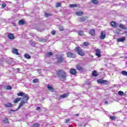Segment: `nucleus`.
<instances>
[{"instance_id":"nucleus-1","label":"nucleus","mask_w":127,"mask_h":127,"mask_svg":"<svg viewBox=\"0 0 127 127\" xmlns=\"http://www.w3.org/2000/svg\"><path fill=\"white\" fill-rule=\"evenodd\" d=\"M61 81H65L66 80V73L63 70L59 69L57 72Z\"/></svg>"},{"instance_id":"nucleus-2","label":"nucleus","mask_w":127,"mask_h":127,"mask_svg":"<svg viewBox=\"0 0 127 127\" xmlns=\"http://www.w3.org/2000/svg\"><path fill=\"white\" fill-rule=\"evenodd\" d=\"M75 51L77 52V53H78V54H79V55H80L81 56H84V55H85L82 51V49H81L80 47H76L75 49Z\"/></svg>"},{"instance_id":"nucleus-3","label":"nucleus","mask_w":127,"mask_h":127,"mask_svg":"<svg viewBox=\"0 0 127 127\" xmlns=\"http://www.w3.org/2000/svg\"><path fill=\"white\" fill-rule=\"evenodd\" d=\"M95 55L100 58L101 57V50L99 49L95 50Z\"/></svg>"},{"instance_id":"nucleus-4","label":"nucleus","mask_w":127,"mask_h":127,"mask_svg":"<svg viewBox=\"0 0 127 127\" xmlns=\"http://www.w3.org/2000/svg\"><path fill=\"white\" fill-rule=\"evenodd\" d=\"M12 53H13V54H15V55H19V53H18V50L15 48L12 49Z\"/></svg>"},{"instance_id":"nucleus-5","label":"nucleus","mask_w":127,"mask_h":127,"mask_svg":"<svg viewBox=\"0 0 127 127\" xmlns=\"http://www.w3.org/2000/svg\"><path fill=\"white\" fill-rule=\"evenodd\" d=\"M29 99V96L28 94H24L23 97V101H26L27 102V101Z\"/></svg>"},{"instance_id":"nucleus-6","label":"nucleus","mask_w":127,"mask_h":127,"mask_svg":"<svg viewBox=\"0 0 127 127\" xmlns=\"http://www.w3.org/2000/svg\"><path fill=\"white\" fill-rule=\"evenodd\" d=\"M106 38V32L102 31L101 33L100 39H105Z\"/></svg>"},{"instance_id":"nucleus-7","label":"nucleus","mask_w":127,"mask_h":127,"mask_svg":"<svg viewBox=\"0 0 127 127\" xmlns=\"http://www.w3.org/2000/svg\"><path fill=\"white\" fill-rule=\"evenodd\" d=\"M25 103H27L26 101H24V100L21 101L19 105V106L18 107V109L19 110L20 109L21 107H22L23 105H25Z\"/></svg>"},{"instance_id":"nucleus-8","label":"nucleus","mask_w":127,"mask_h":127,"mask_svg":"<svg viewBox=\"0 0 127 127\" xmlns=\"http://www.w3.org/2000/svg\"><path fill=\"white\" fill-rule=\"evenodd\" d=\"M67 57H69L70 58H74L75 57V55L71 52H68L67 53Z\"/></svg>"},{"instance_id":"nucleus-9","label":"nucleus","mask_w":127,"mask_h":127,"mask_svg":"<svg viewBox=\"0 0 127 127\" xmlns=\"http://www.w3.org/2000/svg\"><path fill=\"white\" fill-rule=\"evenodd\" d=\"M70 73L71 74V75H76V73H77V71H76V69L72 68L70 70Z\"/></svg>"},{"instance_id":"nucleus-10","label":"nucleus","mask_w":127,"mask_h":127,"mask_svg":"<svg viewBox=\"0 0 127 127\" xmlns=\"http://www.w3.org/2000/svg\"><path fill=\"white\" fill-rule=\"evenodd\" d=\"M57 61L58 63H61V62H63V57H58L57 58Z\"/></svg>"},{"instance_id":"nucleus-11","label":"nucleus","mask_w":127,"mask_h":127,"mask_svg":"<svg viewBox=\"0 0 127 127\" xmlns=\"http://www.w3.org/2000/svg\"><path fill=\"white\" fill-rule=\"evenodd\" d=\"M126 40V38L125 37H122L120 38L117 39L118 42H124Z\"/></svg>"},{"instance_id":"nucleus-12","label":"nucleus","mask_w":127,"mask_h":127,"mask_svg":"<svg viewBox=\"0 0 127 127\" xmlns=\"http://www.w3.org/2000/svg\"><path fill=\"white\" fill-rule=\"evenodd\" d=\"M76 68L78 71H83V68L80 65L77 64L76 66Z\"/></svg>"},{"instance_id":"nucleus-13","label":"nucleus","mask_w":127,"mask_h":127,"mask_svg":"<svg viewBox=\"0 0 127 127\" xmlns=\"http://www.w3.org/2000/svg\"><path fill=\"white\" fill-rule=\"evenodd\" d=\"M8 38H9V39H14V36L11 33L8 34Z\"/></svg>"},{"instance_id":"nucleus-14","label":"nucleus","mask_w":127,"mask_h":127,"mask_svg":"<svg viewBox=\"0 0 127 127\" xmlns=\"http://www.w3.org/2000/svg\"><path fill=\"white\" fill-rule=\"evenodd\" d=\"M92 76H94V77H97V76L99 75V73H97L96 70H93L92 72Z\"/></svg>"},{"instance_id":"nucleus-15","label":"nucleus","mask_w":127,"mask_h":127,"mask_svg":"<svg viewBox=\"0 0 127 127\" xmlns=\"http://www.w3.org/2000/svg\"><path fill=\"white\" fill-rule=\"evenodd\" d=\"M69 96V93H65L64 95H62L61 96V99H64L65 98H66V97H68Z\"/></svg>"},{"instance_id":"nucleus-16","label":"nucleus","mask_w":127,"mask_h":127,"mask_svg":"<svg viewBox=\"0 0 127 127\" xmlns=\"http://www.w3.org/2000/svg\"><path fill=\"white\" fill-rule=\"evenodd\" d=\"M47 89H48V90H49V91H50V92H54V89H53L51 87V85H48Z\"/></svg>"},{"instance_id":"nucleus-17","label":"nucleus","mask_w":127,"mask_h":127,"mask_svg":"<svg viewBox=\"0 0 127 127\" xmlns=\"http://www.w3.org/2000/svg\"><path fill=\"white\" fill-rule=\"evenodd\" d=\"M4 107L5 108H11V107H12V104L11 103H6L4 104Z\"/></svg>"},{"instance_id":"nucleus-18","label":"nucleus","mask_w":127,"mask_h":127,"mask_svg":"<svg viewBox=\"0 0 127 127\" xmlns=\"http://www.w3.org/2000/svg\"><path fill=\"white\" fill-rule=\"evenodd\" d=\"M52 55H53V53L52 52L47 53L46 54V57H48V58H49V57H50V56H52Z\"/></svg>"},{"instance_id":"nucleus-19","label":"nucleus","mask_w":127,"mask_h":127,"mask_svg":"<svg viewBox=\"0 0 127 127\" xmlns=\"http://www.w3.org/2000/svg\"><path fill=\"white\" fill-rule=\"evenodd\" d=\"M90 34L92 35V36H95V30L92 29L89 31Z\"/></svg>"},{"instance_id":"nucleus-20","label":"nucleus","mask_w":127,"mask_h":127,"mask_svg":"<svg viewBox=\"0 0 127 127\" xmlns=\"http://www.w3.org/2000/svg\"><path fill=\"white\" fill-rule=\"evenodd\" d=\"M24 57L26 58V59H30V58H31V56L27 53L25 54Z\"/></svg>"},{"instance_id":"nucleus-21","label":"nucleus","mask_w":127,"mask_h":127,"mask_svg":"<svg viewBox=\"0 0 127 127\" xmlns=\"http://www.w3.org/2000/svg\"><path fill=\"white\" fill-rule=\"evenodd\" d=\"M78 34L80 36H83V35H84V32L83 31H79L78 32Z\"/></svg>"},{"instance_id":"nucleus-22","label":"nucleus","mask_w":127,"mask_h":127,"mask_svg":"<svg viewBox=\"0 0 127 127\" xmlns=\"http://www.w3.org/2000/svg\"><path fill=\"white\" fill-rule=\"evenodd\" d=\"M121 74L123 75V76H127V71L126 70H122Z\"/></svg>"},{"instance_id":"nucleus-23","label":"nucleus","mask_w":127,"mask_h":127,"mask_svg":"<svg viewBox=\"0 0 127 127\" xmlns=\"http://www.w3.org/2000/svg\"><path fill=\"white\" fill-rule=\"evenodd\" d=\"M18 23L20 24V25H23V24L25 23V21H23V20H21L19 21Z\"/></svg>"},{"instance_id":"nucleus-24","label":"nucleus","mask_w":127,"mask_h":127,"mask_svg":"<svg viewBox=\"0 0 127 127\" xmlns=\"http://www.w3.org/2000/svg\"><path fill=\"white\" fill-rule=\"evenodd\" d=\"M91 2H93L94 4H98L99 1H98V0H91Z\"/></svg>"},{"instance_id":"nucleus-25","label":"nucleus","mask_w":127,"mask_h":127,"mask_svg":"<svg viewBox=\"0 0 127 127\" xmlns=\"http://www.w3.org/2000/svg\"><path fill=\"white\" fill-rule=\"evenodd\" d=\"M119 27H120V28H122L123 29H127V27H126L125 25H123V24H122L119 25Z\"/></svg>"},{"instance_id":"nucleus-26","label":"nucleus","mask_w":127,"mask_h":127,"mask_svg":"<svg viewBox=\"0 0 127 127\" xmlns=\"http://www.w3.org/2000/svg\"><path fill=\"white\" fill-rule=\"evenodd\" d=\"M20 100H21V98H16L15 100L13 101V102L15 103H18Z\"/></svg>"},{"instance_id":"nucleus-27","label":"nucleus","mask_w":127,"mask_h":127,"mask_svg":"<svg viewBox=\"0 0 127 127\" xmlns=\"http://www.w3.org/2000/svg\"><path fill=\"white\" fill-rule=\"evenodd\" d=\"M17 96H20V97H23L24 95H25V93H22V92H20L19 93H17Z\"/></svg>"},{"instance_id":"nucleus-28","label":"nucleus","mask_w":127,"mask_h":127,"mask_svg":"<svg viewBox=\"0 0 127 127\" xmlns=\"http://www.w3.org/2000/svg\"><path fill=\"white\" fill-rule=\"evenodd\" d=\"M118 95H119V96H124L125 95V93L122 91H119L118 92Z\"/></svg>"},{"instance_id":"nucleus-29","label":"nucleus","mask_w":127,"mask_h":127,"mask_svg":"<svg viewBox=\"0 0 127 127\" xmlns=\"http://www.w3.org/2000/svg\"><path fill=\"white\" fill-rule=\"evenodd\" d=\"M78 5L76 4H69V6L70 7L73 8V7H77Z\"/></svg>"},{"instance_id":"nucleus-30","label":"nucleus","mask_w":127,"mask_h":127,"mask_svg":"<svg viewBox=\"0 0 127 127\" xmlns=\"http://www.w3.org/2000/svg\"><path fill=\"white\" fill-rule=\"evenodd\" d=\"M2 123L3 124H7V123H8V120L7 119H4L2 120Z\"/></svg>"},{"instance_id":"nucleus-31","label":"nucleus","mask_w":127,"mask_h":127,"mask_svg":"<svg viewBox=\"0 0 127 127\" xmlns=\"http://www.w3.org/2000/svg\"><path fill=\"white\" fill-rule=\"evenodd\" d=\"M76 15H83V12L82 11H78L76 13Z\"/></svg>"},{"instance_id":"nucleus-32","label":"nucleus","mask_w":127,"mask_h":127,"mask_svg":"<svg viewBox=\"0 0 127 127\" xmlns=\"http://www.w3.org/2000/svg\"><path fill=\"white\" fill-rule=\"evenodd\" d=\"M110 24L111 26H113V27H117L116 26V23L114 21L112 22Z\"/></svg>"},{"instance_id":"nucleus-33","label":"nucleus","mask_w":127,"mask_h":127,"mask_svg":"<svg viewBox=\"0 0 127 127\" xmlns=\"http://www.w3.org/2000/svg\"><path fill=\"white\" fill-rule=\"evenodd\" d=\"M109 118H110V120H112V121H115V120H116V119H117L116 116H110Z\"/></svg>"},{"instance_id":"nucleus-34","label":"nucleus","mask_w":127,"mask_h":127,"mask_svg":"<svg viewBox=\"0 0 127 127\" xmlns=\"http://www.w3.org/2000/svg\"><path fill=\"white\" fill-rule=\"evenodd\" d=\"M104 80L103 79H98L97 80V82L100 83V84H103L104 83Z\"/></svg>"},{"instance_id":"nucleus-35","label":"nucleus","mask_w":127,"mask_h":127,"mask_svg":"<svg viewBox=\"0 0 127 127\" xmlns=\"http://www.w3.org/2000/svg\"><path fill=\"white\" fill-rule=\"evenodd\" d=\"M86 19H87L86 17H82L80 18L81 21H85L86 20Z\"/></svg>"},{"instance_id":"nucleus-36","label":"nucleus","mask_w":127,"mask_h":127,"mask_svg":"<svg viewBox=\"0 0 127 127\" xmlns=\"http://www.w3.org/2000/svg\"><path fill=\"white\" fill-rule=\"evenodd\" d=\"M34 127H40V125L38 123H35L34 124Z\"/></svg>"},{"instance_id":"nucleus-37","label":"nucleus","mask_w":127,"mask_h":127,"mask_svg":"<svg viewBox=\"0 0 127 127\" xmlns=\"http://www.w3.org/2000/svg\"><path fill=\"white\" fill-rule=\"evenodd\" d=\"M61 6V3L60 2H58L56 4V7H59V6Z\"/></svg>"},{"instance_id":"nucleus-38","label":"nucleus","mask_w":127,"mask_h":127,"mask_svg":"<svg viewBox=\"0 0 127 127\" xmlns=\"http://www.w3.org/2000/svg\"><path fill=\"white\" fill-rule=\"evenodd\" d=\"M84 45H85V46H88L89 45H90V44L88 42H84L83 43Z\"/></svg>"},{"instance_id":"nucleus-39","label":"nucleus","mask_w":127,"mask_h":127,"mask_svg":"<svg viewBox=\"0 0 127 127\" xmlns=\"http://www.w3.org/2000/svg\"><path fill=\"white\" fill-rule=\"evenodd\" d=\"M5 6H6V4L5 3H3L2 4L1 7L4 8V7H5Z\"/></svg>"},{"instance_id":"nucleus-40","label":"nucleus","mask_w":127,"mask_h":127,"mask_svg":"<svg viewBox=\"0 0 127 127\" xmlns=\"http://www.w3.org/2000/svg\"><path fill=\"white\" fill-rule=\"evenodd\" d=\"M46 41H47V39H42L41 40L42 42H46Z\"/></svg>"},{"instance_id":"nucleus-41","label":"nucleus","mask_w":127,"mask_h":127,"mask_svg":"<svg viewBox=\"0 0 127 127\" xmlns=\"http://www.w3.org/2000/svg\"><path fill=\"white\" fill-rule=\"evenodd\" d=\"M60 30H61L62 31H63L64 30V28L63 27L60 26L59 27Z\"/></svg>"},{"instance_id":"nucleus-42","label":"nucleus","mask_w":127,"mask_h":127,"mask_svg":"<svg viewBox=\"0 0 127 127\" xmlns=\"http://www.w3.org/2000/svg\"><path fill=\"white\" fill-rule=\"evenodd\" d=\"M33 83H38V80L37 79H35L33 80Z\"/></svg>"},{"instance_id":"nucleus-43","label":"nucleus","mask_w":127,"mask_h":127,"mask_svg":"<svg viewBox=\"0 0 127 127\" xmlns=\"http://www.w3.org/2000/svg\"><path fill=\"white\" fill-rule=\"evenodd\" d=\"M6 89H7V90H11V86H7L6 87Z\"/></svg>"},{"instance_id":"nucleus-44","label":"nucleus","mask_w":127,"mask_h":127,"mask_svg":"<svg viewBox=\"0 0 127 127\" xmlns=\"http://www.w3.org/2000/svg\"><path fill=\"white\" fill-rule=\"evenodd\" d=\"M56 33V32L54 30H52V34H53V35H55V34Z\"/></svg>"},{"instance_id":"nucleus-45","label":"nucleus","mask_w":127,"mask_h":127,"mask_svg":"<svg viewBox=\"0 0 127 127\" xmlns=\"http://www.w3.org/2000/svg\"><path fill=\"white\" fill-rule=\"evenodd\" d=\"M102 84H105V85H107L108 84V81L104 80V83H102Z\"/></svg>"},{"instance_id":"nucleus-46","label":"nucleus","mask_w":127,"mask_h":127,"mask_svg":"<svg viewBox=\"0 0 127 127\" xmlns=\"http://www.w3.org/2000/svg\"><path fill=\"white\" fill-rule=\"evenodd\" d=\"M45 16H46V17L49 16V15H50V13H45Z\"/></svg>"},{"instance_id":"nucleus-47","label":"nucleus","mask_w":127,"mask_h":127,"mask_svg":"<svg viewBox=\"0 0 127 127\" xmlns=\"http://www.w3.org/2000/svg\"><path fill=\"white\" fill-rule=\"evenodd\" d=\"M69 121H70V120L69 119H67L65 120V123H68V122H69Z\"/></svg>"},{"instance_id":"nucleus-48","label":"nucleus","mask_w":127,"mask_h":127,"mask_svg":"<svg viewBox=\"0 0 127 127\" xmlns=\"http://www.w3.org/2000/svg\"><path fill=\"white\" fill-rule=\"evenodd\" d=\"M37 111H39V110H40V107H38L36 108Z\"/></svg>"},{"instance_id":"nucleus-49","label":"nucleus","mask_w":127,"mask_h":127,"mask_svg":"<svg viewBox=\"0 0 127 127\" xmlns=\"http://www.w3.org/2000/svg\"><path fill=\"white\" fill-rule=\"evenodd\" d=\"M17 70L19 73H20V69H19V68H17Z\"/></svg>"},{"instance_id":"nucleus-50","label":"nucleus","mask_w":127,"mask_h":127,"mask_svg":"<svg viewBox=\"0 0 127 127\" xmlns=\"http://www.w3.org/2000/svg\"><path fill=\"white\" fill-rule=\"evenodd\" d=\"M105 105H108V101L105 102Z\"/></svg>"},{"instance_id":"nucleus-51","label":"nucleus","mask_w":127,"mask_h":127,"mask_svg":"<svg viewBox=\"0 0 127 127\" xmlns=\"http://www.w3.org/2000/svg\"><path fill=\"white\" fill-rule=\"evenodd\" d=\"M32 45H33L34 46V45H35V42L32 43Z\"/></svg>"},{"instance_id":"nucleus-52","label":"nucleus","mask_w":127,"mask_h":127,"mask_svg":"<svg viewBox=\"0 0 127 127\" xmlns=\"http://www.w3.org/2000/svg\"><path fill=\"white\" fill-rule=\"evenodd\" d=\"M79 116V114H76V117H78Z\"/></svg>"},{"instance_id":"nucleus-53","label":"nucleus","mask_w":127,"mask_h":127,"mask_svg":"<svg viewBox=\"0 0 127 127\" xmlns=\"http://www.w3.org/2000/svg\"><path fill=\"white\" fill-rule=\"evenodd\" d=\"M126 64H127V62H126Z\"/></svg>"}]
</instances>
